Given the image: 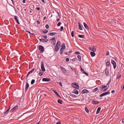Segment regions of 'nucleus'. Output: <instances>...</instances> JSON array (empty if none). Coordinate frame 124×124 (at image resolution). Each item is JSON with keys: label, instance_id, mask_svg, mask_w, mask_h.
Returning <instances> with one entry per match:
<instances>
[{"label": "nucleus", "instance_id": "obj_1", "mask_svg": "<svg viewBox=\"0 0 124 124\" xmlns=\"http://www.w3.org/2000/svg\"><path fill=\"white\" fill-rule=\"evenodd\" d=\"M107 89L108 88L107 86L103 85L102 86L101 90L102 92H103L106 91Z\"/></svg>", "mask_w": 124, "mask_h": 124}, {"label": "nucleus", "instance_id": "obj_2", "mask_svg": "<svg viewBox=\"0 0 124 124\" xmlns=\"http://www.w3.org/2000/svg\"><path fill=\"white\" fill-rule=\"evenodd\" d=\"M41 68L42 71H45V69L44 66V63L43 61H41Z\"/></svg>", "mask_w": 124, "mask_h": 124}, {"label": "nucleus", "instance_id": "obj_3", "mask_svg": "<svg viewBox=\"0 0 124 124\" xmlns=\"http://www.w3.org/2000/svg\"><path fill=\"white\" fill-rule=\"evenodd\" d=\"M110 92L109 91H108L105 93H102L100 95V97H102L105 95H106L110 94Z\"/></svg>", "mask_w": 124, "mask_h": 124}, {"label": "nucleus", "instance_id": "obj_4", "mask_svg": "<svg viewBox=\"0 0 124 124\" xmlns=\"http://www.w3.org/2000/svg\"><path fill=\"white\" fill-rule=\"evenodd\" d=\"M39 50L40 51V52L43 53V52L44 50V48L43 46L41 45L39 46Z\"/></svg>", "mask_w": 124, "mask_h": 124}, {"label": "nucleus", "instance_id": "obj_5", "mask_svg": "<svg viewBox=\"0 0 124 124\" xmlns=\"http://www.w3.org/2000/svg\"><path fill=\"white\" fill-rule=\"evenodd\" d=\"M51 42L52 44L53 45H55V44L56 40L55 38L51 39Z\"/></svg>", "mask_w": 124, "mask_h": 124}, {"label": "nucleus", "instance_id": "obj_6", "mask_svg": "<svg viewBox=\"0 0 124 124\" xmlns=\"http://www.w3.org/2000/svg\"><path fill=\"white\" fill-rule=\"evenodd\" d=\"M111 62L113 65L114 69H115L116 68V62L114 61L113 60H112Z\"/></svg>", "mask_w": 124, "mask_h": 124}, {"label": "nucleus", "instance_id": "obj_7", "mask_svg": "<svg viewBox=\"0 0 124 124\" xmlns=\"http://www.w3.org/2000/svg\"><path fill=\"white\" fill-rule=\"evenodd\" d=\"M89 93V92L86 89H84L82 91L81 93L82 94H84L85 93Z\"/></svg>", "mask_w": 124, "mask_h": 124}, {"label": "nucleus", "instance_id": "obj_8", "mask_svg": "<svg viewBox=\"0 0 124 124\" xmlns=\"http://www.w3.org/2000/svg\"><path fill=\"white\" fill-rule=\"evenodd\" d=\"M40 92L41 93V95L42 96H43L44 95L45 96H46V92L45 91L42 90Z\"/></svg>", "mask_w": 124, "mask_h": 124}, {"label": "nucleus", "instance_id": "obj_9", "mask_svg": "<svg viewBox=\"0 0 124 124\" xmlns=\"http://www.w3.org/2000/svg\"><path fill=\"white\" fill-rule=\"evenodd\" d=\"M72 85H73L75 86H76L75 88L77 89H78L79 87V86L78 85L77 83H73L72 84Z\"/></svg>", "mask_w": 124, "mask_h": 124}, {"label": "nucleus", "instance_id": "obj_10", "mask_svg": "<svg viewBox=\"0 0 124 124\" xmlns=\"http://www.w3.org/2000/svg\"><path fill=\"white\" fill-rule=\"evenodd\" d=\"M105 74L106 76H108L109 75V71L106 68L105 70Z\"/></svg>", "mask_w": 124, "mask_h": 124}, {"label": "nucleus", "instance_id": "obj_11", "mask_svg": "<svg viewBox=\"0 0 124 124\" xmlns=\"http://www.w3.org/2000/svg\"><path fill=\"white\" fill-rule=\"evenodd\" d=\"M89 49L90 50L93 51L94 52H95L96 51V49L94 47H90L89 48Z\"/></svg>", "mask_w": 124, "mask_h": 124}, {"label": "nucleus", "instance_id": "obj_12", "mask_svg": "<svg viewBox=\"0 0 124 124\" xmlns=\"http://www.w3.org/2000/svg\"><path fill=\"white\" fill-rule=\"evenodd\" d=\"M92 103L94 104H97L99 103V102L97 101H95L93 100L92 101Z\"/></svg>", "mask_w": 124, "mask_h": 124}, {"label": "nucleus", "instance_id": "obj_13", "mask_svg": "<svg viewBox=\"0 0 124 124\" xmlns=\"http://www.w3.org/2000/svg\"><path fill=\"white\" fill-rule=\"evenodd\" d=\"M15 21L17 22L18 24H20V23L19 22V20L17 19V17L16 16H15Z\"/></svg>", "mask_w": 124, "mask_h": 124}, {"label": "nucleus", "instance_id": "obj_14", "mask_svg": "<svg viewBox=\"0 0 124 124\" xmlns=\"http://www.w3.org/2000/svg\"><path fill=\"white\" fill-rule=\"evenodd\" d=\"M78 26H79L78 29L80 30H82L83 28H82V27L81 26V25H81L80 23L79 22H78Z\"/></svg>", "mask_w": 124, "mask_h": 124}, {"label": "nucleus", "instance_id": "obj_15", "mask_svg": "<svg viewBox=\"0 0 124 124\" xmlns=\"http://www.w3.org/2000/svg\"><path fill=\"white\" fill-rule=\"evenodd\" d=\"M60 67L62 69V70L63 71V72L64 74L66 73V70L63 67Z\"/></svg>", "mask_w": 124, "mask_h": 124}, {"label": "nucleus", "instance_id": "obj_16", "mask_svg": "<svg viewBox=\"0 0 124 124\" xmlns=\"http://www.w3.org/2000/svg\"><path fill=\"white\" fill-rule=\"evenodd\" d=\"M29 87V85L28 83V82H26V87H25V91H26L27 90Z\"/></svg>", "mask_w": 124, "mask_h": 124}, {"label": "nucleus", "instance_id": "obj_17", "mask_svg": "<svg viewBox=\"0 0 124 124\" xmlns=\"http://www.w3.org/2000/svg\"><path fill=\"white\" fill-rule=\"evenodd\" d=\"M61 49H64L65 48V44L64 43H63L61 45Z\"/></svg>", "mask_w": 124, "mask_h": 124}, {"label": "nucleus", "instance_id": "obj_18", "mask_svg": "<svg viewBox=\"0 0 124 124\" xmlns=\"http://www.w3.org/2000/svg\"><path fill=\"white\" fill-rule=\"evenodd\" d=\"M84 27L87 30L89 29V28L87 24L85 22L83 23Z\"/></svg>", "mask_w": 124, "mask_h": 124}, {"label": "nucleus", "instance_id": "obj_19", "mask_svg": "<svg viewBox=\"0 0 124 124\" xmlns=\"http://www.w3.org/2000/svg\"><path fill=\"white\" fill-rule=\"evenodd\" d=\"M53 91L55 93V94L56 95L58 96L59 97V96L60 98H61L60 96L59 95V94L58 93H57L55 90H53Z\"/></svg>", "mask_w": 124, "mask_h": 124}, {"label": "nucleus", "instance_id": "obj_20", "mask_svg": "<svg viewBox=\"0 0 124 124\" xmlns=\"http://www.w3.org/2000/svg\"><path fill=\"white\" fill-rule=\"evenodd\" d=\"M101 108L100 107H99L97 108L96 112V114H98L99 113L101 110Z\"/></svg>", "mask_w": 124, "mask_h": 124}, {"label": "nucleus", "instance_id": "obj_21", "mask_svg": "<svg viewBox=\"0 0 124 124\" xmlns=\"http://www.w3.org/2000/svg\"><path fill=\"white\" fill-rule=\"evenodd\" d=\"M72 93H74L77 94L78 93V91L76 89L74 90L73 92H72Z\"/></svg>", "mask_w": 124, "mask_h": 124}, {"label": "nucleus", "instance_id": "obj_22", "mask_svg": "<svg viewBox=\"0 0 124 124\" xmlns=\"http://www.w3.org/2000/svg\"><path fill=\"white\" fill-rule=\"evenodd\" d=\"M90 54L91 56L92 57H93L95 55V54L93 52H90Z\"/></svg>", "mask_w": 124, "mask_h": 124}, {"label": "nucleus", "instance_id": "obj_23", "mask_svg": "<svg viewBox=\"0 0 124 124\" xmlns=\"http://www.w3.org/2000/svg\"><path fill=\"white\" fill-rule=\"evenodd\" d=\"M59 48L58 47V46H55V50L57 51H58L59 50Z\"/></svg>", "mask_w": 124, "mask_h": 124}, {"label": "nucleus", "instance_id": "obj_24", "mask_svg": "<svg viewBox=\"0 0 124 124\" xmlns=\"http://www.w3.org/2000/svg\"><path fill=\"white\" fill-rule=\"evenodd\" d=\"M55 34H57V33L55 32H50L49 33V35H50L52 36Z\"/></svg>", "mask_w": 124, "mask_h": 124}, {"label": "nucleus", "instance_id": "obj_25", "mask_svg": "<svg viewBox=\"0 0 124 124\" xmlns=\"http://www.w3.org/2000/svg\"><path fill=\"white\" fill-rule=\"evenodd\" d=\"M58 102L59 103L61 104H62L63 102L62 101L61 99L58 100Z\"/></svg>", "mask_w": 124, "mask_h": 124}, {"label": "nucleus", "instance_id": "obj_26", "mask_svg": "<svg viewBox=\"0 0 124 124\" xmlns=\"http://www.w3.org/2000/svg\"><path fill=\"white\" fill-rule=\"evenodd\" d=\"M77 57L79 61H81V57L80 55H78L77 56Z\"/></svg>", "mask_w": 124, "mask_h": 124}, {"label": "nucleus", "instance_id": "obj_27", "mask_svg": "<svg viewBox=\"0 0 124 124\" xmlns=\"http://www.w3.org/2000/svg\"><path fill=\"white\" fill-rule=\"evenodd\" d=\"M106 65L109 67L110 65V63L109 62H106Z\"/></svg>", "mask_w": 124, "mask_h": 124}, {"label": "nucleus", "instance_id": "obj_28", "mask_svg": "<svg viewBox=\"0 0 124 124\" xmlns=\"http://www.w3.org/2000/svg\"><path fill=\"white\" fill-rule=\"evenodd\" d=\"M10 109V108H8L6 112H5L4 113V114H7L8 113V112L9 111Z\"/></svg>", "mask_w": 124, "mask_h": 124}, {"label": "nucleus", "instance_id": "obj_29", "mask_svg": "<svg viewBox=\"0 0 124 124\" xmlns=\"http://www.w3.org/2000/svg\"><path fill=\"white\" fill-rule=\"evenodd\" d=\"M60 42L59 41L57 43L56 45L55 46H59L60 45Z\"/></svg>", "mask_w": 124, "mask_h": 124}, {"label": "nucleus", "instance_id": "obj_30", "mask_svg": "<svg viewBox=\"0 0 124 124\" xmlns=\"http://www.w3.org/2000/svg\"><path fill=\"white\" fill-rule=\"evenodd\" d=\"M78 36L80 38H84L85 37L84 35H78Z\"/></svg>", "mask_w": 124, "mask_h": 124}, {"label": "nucleus", "instance_id": "obj_31", "mask_svg": "<svg viewBox=\"0 0 124 124\" xmlns=\"http://www.w3.org/2000/svg\"><path fill=\"white\" fill-rule=\"evenodd\" d=\"M35 82V80L34 79H33L31 81V85L33 84Z\"/></svg>", "mask_w": 124, "mask_h": 124}, {"label": "nucleus", "instance_id": "obj_32", "mask_svg": "<svg viewBox=\"0 0 124 124\" xmlns=\"http://www.w3.org/2000/svg\"><path fill=\"white\" fill-rule=\"evenodd\" d=\"M85 109L86 112L88 113L89 112V109L86 107L85 108Z\"/></svg>", "mask_w": 124, "mask_h": 124}, {"label": "nucleus", "instance_id": "obj_33", "mask_svg": "<svg viewBox=\"0 0 124 124\" xmlns=\"http://www.w3.org/2000/svg\"><path fill=\"white\" fill-rule=\"evenodd\" d=\"M121 77V75L118 74L117 76L116 79H118L119 78H120Z\"/></svg>", "mask_w": 124, "mask_h": 124}, {"label": "nucleus", "instance_id": "obj_34", "mask_svg": "<svg viewBox=\"0 0 124 124\" xmlns=\"http://www.w3.org/2000/svg\"><path fill=\"white\" fill-rule=\"evenodd\" d=\"M42 42H46V40L45 39H42Z\"/></svg>", "mask_w": 124, "mask_h": 124}, {"label": "nucleus", "instance_id": "obj_35", "mask_svg": "<svg viewBox=\"0 0 124 124\" xmlns=\"http://www.w3.org/2000/svg\"><path fill=\"white\" fill-rule=\"evenodd\" d=\"M98 89V88L97 87H96L93 90V92H96Z\"/></svg>", "mask_w": 124, "mask_h": 124}, {"label": "nucleus", "instance_id": "obj_36", "mask_svg": "<svg viewBox=\"0 0 124 124\" xmlns=\"http://www.w3.org/2000/svg\"><path fill=\"white\" fill-rule=\"evenodd\" d=\"M63 51V49L61 48V49L60 50V54H62Z\"/></svg>", "mask_w": 124, "mask_h": 124}, {"label": "nucleus", "instance_id": "obj_37", "mask_svg": "<svg viewBox=\"0 0 124 124\" xmlns=\"http://www.w3.org/2000/svg\"><path fill=\"white\" fill-rule=\"evenodd\" d=\"M83 73L85 74L87 76H88V74L87 73L85 72L84 71V70H83Z\"/></svg>", "mask_w": 124, "mask_h": 124}, {"label": "nucleus", "instance_id": "obj_38", "mask_svg": "<svg viewBox=\"0 0 124 124\" xmlns=\"http://www.w3.org/2000/svg\"><path fill=\"white\" fill-rule=\"evenodd\" d=\"M18 107V106L16 105L15 107L13 108V109L14 110H15Z\"/></svg>", "mask_w": 124, "mask_h": 124}, {"label": "nucleus", "instance_id": "obj_39", "mask_svg": "<svg viewBox=\"0 0 124 124\" xmlns=\"http://www.w3.org/2000/svg\"><path fill=\"white\" fill-rule=\"evenodd\" d=\"M43 72H39V75L40 76H42L43 75Z\"/></svg>", "mask_w": 124, "mask_h": 124}, {"label": "nucleus", "instance_id": "obj_40", "mask_svg": "<svg viewBox=\"0 0 124 124\" xmlns=\"http://www.w3.org/2000/svg\"><path fill=\"white\" fill-rule=\"evenodd\" d=\"M61 23H62L61 22H59L57 24V26H60V25H61Z\"/></svg>", "mask_w": 124, "mask_h": 124}, {"label": "nucleus", "instance_id": "obj_41", "mask_svg": "<svg viewBox=\"0 0 124 124\" xmlns=\"http://www.w3.org/2000/svg\"><path fill=\"white\" fill-rule=\"evenodd\" d=\"M77 60V58H75L71 60H72V61L73 62H74L75 61Z\"/></svg>", "mask_w": 124, "mask_h": 124}, {"label": "nucleus", "instance_id": "obj_42", "mask_svg": "<svg viewBox=\"0 0 124 124\" xmlns=\"http://www.w3.org/2000/svg\"><path fill=\"white\" fill-rule=\"evenodd\" d=\"M74 32L73 31H72L71 33V35L72 37H73L74 36Z\"/></svg>", "mask_w": 124, "mask_h": 124}, {"label": "nucleus", "instance_id": "obj_43", "mask_svg": "<svg viewBox=\"0 0 124 124\" xmlns=\"http://www.w3.org/2000/svg\"><path fill=\"white\" fill-rule=\"evenodd\" d=\"M42 80L44 81H46V78H44L42 79Z\"/></svg>", "mask_w": 124, "mask_h": 124}, {"label": "nucleus", "instance_id": "obj_44", "mask_svg": "<svg viewBox=\"0 0 124 124\" xmlns=\"http://www.w3.org/2000/svg\"><path fill=\"white\" fill-rule=\"evenodd\" d=\"M43 31V33L45 34L46 33V30H43L42 31Z\"/></svg>", "mask_w": 124, "mask_h": 124}, {"label": "nucleus", "instance_id": "obj_45", "mask_svg": "<svg viewBox=\"0 0 124 124\" xmlns=\"http://www.w3.org/2000/svg\"><path fill=\"white\" fill-rule=\"evenodd\" d=\"M63 27L62 26H61V29L60 30V31H62L63 30Z\"/></svg>", "mask_w": 124, "mask_h": 124}, {"label": "nucleus", "instance_id": "obj_46", "mask_svg": "<svg viewBox=\"0 0 124 124\" xmlns=\"http://www.w3.org/2000/svg\"><path fill=\"white\" fill-rule=\"evenodd\" d=\"M65 60L66 62H68L69 61V59L68 58H67Z\"/></svg>", "mask_w": 124, "mask_h": 124}, {"label": "nucleus", "instance_id": "obj_47", "mask_svg": "<svg viewBox=\"0 0 124 124\" xmlns=\"http://www.w3.org/2000/svg\"><path fill=\"white\" fill-rule=\"evenodd\" d=\"M75 54H80V53L78 51H76L75 52Z\"/></svg>", "mask_w": 124, "mask_h": 124}, {"label": "nucleus", "instance_id": "obj_48", "mask_svg": "<svg viewBox=\"0 0 124 124\" xmlns=\"http://www.w3.org/2000/svg\"><path fill=\"white\" fill-rule=\"evenodd\" d=\"M35 69H33L30 72L31 73H32L35 70Z\"/></svg>", "mask_w": 124, "mask_h": 124}, {"label": "nucleus", "instance_id": "obj_49", "mask_svg": "<svg viewBox=\"0 0 124 124\" xmlns=\"http://www.w3.org/2000/svg\"><path fill=\"white\" fill-rule=\"evenodd\" d=\"M57 83H59V84H60V85L62 86V83L61 82H57Z\"/></svg>", "mask_w": 124, "mask_h": 124}, {"label": "nucleus", "instance_id": "obj_50", "mask_svg": "<svg viewBox=\"0 0 124 124\" xmlns=\"http://www.w3.org/2000/svg\"><path fill=\"white\" fill-rule=\"evenodd\" d=\"M42 37H43V38H45V39H46V36L45 35V36H42Z\"/></svg>", "mask_w": 124, "mask_h": 124}, {"label": "nucleus", "instance_id": "obj_51", "mask_svg": "<svg viewBox=\"0 0 124 124\" xmlns=\"http://www.w3.org/2000/svg\"><path fill=\"white\" fill-rule=\"evenodd\" d=\"M30 73H31L30 72H29L28 73V74L27 75V76H26V77H27H27H28V76H29V74Z\"/></svg>", "mask_w": 124, "mask_h": 124}, {"label": "nucleus", "instance_id": "obj_52", "mask_svg": "<svg viewBox=\"0 0 124 124\" xmlns=\"http://www.w3.org/2000/svg\"><path fill=\"white\" fill-rule=\"evenodd\" d=\"M37 24H40V22L39 21H37Z\"/></svg>", "mask_w": 124, "mask_h": 124}, {"label": "nucleus", "instance_id": "obj_53", "mask_svg": "<svg viewBox=\"0 0 124 124\" xmlns=\"http://www.w3.org/2000/svg\"><path fill=\"white\" fill-rule=\"evenodd\" d=\"M61 124V123L60 121H59L58 122H57L56 124Z\"/></svg>", "mask_w": 124, "mask_h": 124}, {"label": "nucleus", "instance_id": "obj_54", "mask_svg": "<svg viewBox=\"0 0 124 124\" xmlns=\"http://www.w3.org/2000/svg\"><path fill=\"white\" fill-rule=\"evenodd\" d=\"M109 52L108 51H107V52L106 54V55H109Z\"/></svg>", "mask_w": 124, "mask_h": 124}, {"label": "nucleus", "instance_id": "obj_55", "mask_svg": "<svg viewBox=\"0 0 124 124\" xmlns=\"http://www.w3.org/2000/svg\"><path fill=\"white\" fill-rule=\"evenodd\" d=\"M64 54H65L66 55H68V53L67 52H67H64Z\"/></svg>", "mask_w": 124, "mask_h": 124}, {"label": "nucleus", "instance_id": "obj_56", "mask_svg": "<svg viewBox=\"0 0 124 124\" xmlns=\"http://www.w3.org/2000/svg\"><path fill=\"white\" fill-rule=\"evenodd\" d=\"M115 91L114 90L112 91L111 93H115Z\"/></svg>", "mask_w": 124, "mask_h": 124}, {"label": "nucleus", "instance_id": "obj_57", "mask_svg": "<svg viewBox=\"0 0 124 124\" xmlns=\"http://www.w3.org/2000/svg\"><path fill=\"white\" fill-rule=\"evenodd\" d=\"M36 9L38 10H40V8L39 7H37L36 8Z\"/></svg>", "mask_w": 124, "mask_h": 124}, {"label": "nucleus", "instance_id": "obj_58", "mask_svg": "<svg viewBox=\"0 0 124 124\" xmlns=\"http://www.w3.org/2000/svg\"><path fill=\"white\" fill-rule=\"evenodd\" d=\"M14 111V109H13V108L12 109H11L10 110V112H13V111Z\"/></svg>", "mask_w": 124, "mask_h": 124}, {"label": "nucleus", "instance_id": "obj_59", "mask_svg": "<svg viewBox=\"0 0 124 124\" xmlns=\"http://www.w3.org/2000/svg\"><path fill=\"white\" fill-rule=\"evenodd\" d=\"M50 79L49 78H47V82L49 81L50 80Z\"/></svg>", "mask_w": 124, "mask_h": 124}, {"label": "nucleus", "instance_id": "obj_60", "mask_svg": "<svg viewBox=\"0 0 124 124\" xmlns=\"http://www.w3.org/2000/svg\"><path fill=\"white\" fill-rule=\"evenodd\" d=\"M72 52V51H68V54H69L71 53Z\"/></svg>", "mask_w": 124, "mask_h": 124}, {"label": "nucleus", "instance_id": "obj_61", "mask_svg": "<svg viewBox=\"0 0 124 124\" xmlns=\"http://www.w3.org/2000/svg\"><path fill=\"white\" fill-rule=\"evenodd\" d=\"M60 20L59 18H58L56 19V21L57 22L59 21Z\"/></svg>", "mask_w": 124, "mask_h": 124}, {"label": "nucleus", "instance_id": "obj_62", "mask_svg": "<svg viewBox=\"0 0 124 124\" xmlns=\"http://www.w3.org/2000/svg\"><path fill=\"white\" fill-rule=\"evenodd\" d=\"M122 123H124V118L122 119Z\"/></svg>", "mask_w": 124, "mask_h": 124}, {"label": "nucleus", "instance_id": "obj_63", "mask_svg": "<svg viewBox=\"0 0 124 124\" xmlns=\"http://www.w3.org/2000/svg\"><path fill=\"white\" fill-rule=\"evenodd\" d=\"M23 2L24 3H25L26 2V0H23Z\"/></svg>", "mask_w": 124, "mask_h": 124}, {"label": "nucleus", "instance_id": "obj_64", "mask_svg": "<svg viewBox=\"0 0 124 124\" xmlns=\"http://www.w3.org/2000/svg\"><path fill=\"white\" fill-rule=\"evenodd\" d=\"M124 89V85H123V87L122 88V89L123 90Z\"/></svg>", "mask_w": 124, "mask_h": 124}]
</instances>
